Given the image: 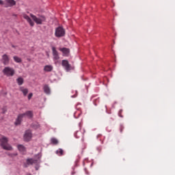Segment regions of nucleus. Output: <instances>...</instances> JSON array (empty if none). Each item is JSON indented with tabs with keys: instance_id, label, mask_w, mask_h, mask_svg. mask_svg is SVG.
Listing matches in <instances>:
<instances>
[{
	"instance_id": "obj_1",
	"label": "nucleus",
	"mask_w": 175,
	"mask_h": 175,
	"mask_svg": "<svg viewBox=\"0 0 175 175\" xmlns=\"http://www.w3.org/2000/svg\"><path fill=\"white\" fill-rule=\"evenodd\" d=\"M0 146L3 150H5L6 151H12L13 150V147L9 144V138L5 136L0 138Z\"/></svg>"
},
{
	"instance_id": "obj_2",
	"label": "nucleus",
	"mask_w": 175,
	"mask_h": 175,
	"mask_svg": "<svg viewBox=\"0 0 175 175\" xmlns=\"http://www.w3.org/2000/svg\"><path fill=\"white\" fill-rule=\"evenodd\" d=\"M30 17H31L32 20L35 21L38 25H42V24L46 21V16L44 15H39V17L38 18L33 14H30Z\"/></svg>"
},
{
	"instance_id": "obj_3",
	"label": "nucleus",
	"mask_w": 175,
	"mask_h": 175,
	"mask_svg": "<svg viewBox=\"0 0 175 175\" xmlns=\"http://www.w3.org/2000/svg\"><path fill=\"white\" fill-rule=\"evenodd\" d=\"M35 158H38V159H27V165H38L39 163H40V161H39V159H40V158H42V154H38L35 155Z\"/></svg>"
},
{
	"instance_id": "obj_4",
	"label": "nucleus",
	"mask_w": 175,
	"mask_h": 175,
	"mask_svg": "<svg viewBox=\"0 0 175 175\" xmlns=\"http://www.w3.org/2000/svg\"><path fill=\"white\" fill-rule=\"evenodd\" d=\"M3 73L5 75V76H7L8 77H12L14 76V69L10 68V67H5L3 70Z\"/></svg>"
},
{
	"instance_id": "obj_5",
	"label": "nucleus",
	"mask_w": 175,
	"mask_h": 175,
	"mask_svg": "<svg viewBox=\"0 0 175 175\" xmlns=\"http://www.w3.org/2000/svg\"><path fill=\"white\" fill-rule=\"evenodd\" d=\"M55 36L56 38H62L65 36V29L62 27H58L55 29Z\"/></svg>"
},
{
	"instance_id": "obj_6",
	"label": "nucleus",
	"mask_w": 175,
	"mask_h": 175,
	"mask_svg": "<svg viewBox=\"0 0 175 175\" xmlns=\"http://www.w3.org/2000/svg\"><path fill=\"white\" fill-rule=\"evenodd\" d=\"M23 139L25 142H30L32 139V131L31 130H27L25 132Z\"/></svg>"
},
{
	"instance_id": "obj_7",
	"label": "nucleus",
	"mask_w": 175,
	"mask_h": 175,
	"mask_svg": "<svg viewBox=\"0 0 175 175\" xmlns=\"http://www.w3.org/2000/svg\"><path fill=\"white\" fill-rule=\"evenodd\" d=\"M24 114L20 113L18 115L17 118L16 119V121L14 122V125H21V122H23V118H24Z\"/></svg>"
},
{
	"instance_id": "obj_8",
	"label": "nucleus",
	"mask_w": 175,
	"mask_h": 175,
	"mask_svg": "<svg viewBox=\"0 0 175 175\" xmlns=\"http://www.w3.org/2000/svg\"><path fill=\"white\" fill-rule=\"evenodd\" d=\"M52 54L54 61H57V59H59V55L58 54V51L55 49V46L52 47Z\"/></svg>"
},
{
	"instance_id": "obj_9",
	"label": "nucleus",
	"mask_w": 175,
	"mask_h": 175,
	"mask_svg": "<svg viewBox=\"0 0 175 175\" xmlns=\"http://www.w3.org/2000/svg\"><path fill=\"white\" fill-rule=\"evenodd\" d=\"M59 51L63 53V55L64 57H69V54L70 53V49L68 48H60Z\"/></svg>"
},
{
	"instance_id": "obj_10",
	"label": "nucleus",
	"mask_w": 175,
	"mask_h": 175,
	"mask_svg": "<svg viewBox=\"0 0 175 175\" xmlns=\"http://www.w3.org/2000/svg\"><path fill=\"white\" fill-rule=\"evenodd\" d=\"M3 65H8L10 61V59L9 58V56L8 55L4 54L2 55V59H1Z\"/></svg>"
},
{
	"instance_id": "obj_11",
	"label": "nucleus",
	"mask_w": 175,
	"mask_h": 175,
	"mask_svg": "<svg viewBox=\"0 0 175 175\" xmlns=\"http://www.w3.org/2000/svg\"><path fill=\"white\" fill-rule=\"evenodd\" d=\"M23 18H25V20H27V23H29L30 27H33V25H35V23H33V21H32V19H31L29 16H28L27 14H23Z\"/></svg>"
},
{
	"instance_id": "obj_12",
	"label": "nucleus",
	"mask_w": 175,
	"mask_h": 175,
	"mask_svg": "<svg viewBox=\"0 0 175 175\" xmlns=\"http://www.w3.org/2000/svg\"><path fill=\"white\" fill-rule=\"evenodd\" d=\"M62 65L65 67L66 70H70V64H69V62H68V60H62Z\"/></svg>"
},
{
	"instance_id": "obj_13",
	"label": "nucleus",
	"mask_w": 175,
	"mask_h": 175,
	"mask_svg": "<svg viewBox=\"0 0 175 175\" xmlns=\"http://www.w3.org/2000/svg\"><path fill=\"white\" fill-rule=\"evenodd\" d=\"M24 117H27L29 120L31 118H33V111H27L26 112L23 113Z\"/></svg>"
},
{
	"instance_id": "obj_14",
	"label": "nucleus",
	"mask_w": 175,
	"mask_h": 175,
	"mask_svg": "<svg viewBox=\"0 0 175 175\" xmlns=\"http://www.w3.org/2000/svg\"><path fill=\"white\" fill-rule=\"evenodd\" d=\"M5 2L8 3V5H5V8H12L16 5V1L14 0H5Z\"/></svg>"
},
{
	"instance_id": "obj_15",
	"label": "nucleus",
	"mask_w": 175,
	"mask_h": 175,
	"mask_svg": "<svg viewBox=\"0 0 175 175\" xmlns=\"http://www.w3.org/2000/svg\"><path fill=\"white\" fill-rule=\"evenodd\" d=\"M43 90L46 95H50L51 91L50 90V87H49V85H44L43 87Z\"/></svg>"
},
{
	"instance_id": "obj_16",
	"label": "nucleus",
	"mask_w": 175,
	"mask_h": 175,
	"mask_svg": "<svg viewBox=\"0 0 175 175\" xmlns=\"http://www.w3.org/2000/svg\"><path fill=\"white\" fill-rule=\"evenodd\" d=\"M19 91H21V92H23L24 96L27 95L29 92L28 88H25L23 86L19 88Z\"/></svg>"
},
{
	"instance_id": "obj_17",
	"label": "nucleus",
	"mask_w": 175,
	"mask_h": 175,
	"mask_svg": "<svg viewBox=\"0 0 175 175\" xmlns=\"http://www.w3.org/2000/svg\"><path fill=\"white\" fill-rule=\"evenodd\" d=\"M53 71V66L51 65H46L44 67V72H52Z\"/></svg>"
},
{
	"instance_id": "obj_18",
	"label": "nucleus",
	"mask_w": 175,
	"mask_h": 175,
	"mask_svg": "<svg viewBox=\"0 0 175 175\" xmlns=\"http://www.w3.org/2000/svg\"><path fill=\"white\" fill-rule=\"evenodd\" d=\"M31 127L33 128V129H39L40 124L38 122H34L31 124Z\"/></svg>"
},
{
	"instance_id": "obj_19",
	"label": "nucleus",
	"mask_w": 175,
	"mask_h": 175,
	"mask_svg": "<svg viewBox=\"0 0 175 175\" xmlns=\"http://www.w3.org/2000/svg\"><path fill=\"white\" fill-rule=\"evenodd\" d=\"M16 82H17L18 85H23V84H24V79L23 77H20L18 79H16Z\"/></svg>"
},
{
	"instance_id": "obj_20",
	"label": "nucleus",
	"mask_w": 175,
	"mask_h": 175,
	"mask_svg": "<svg viewBox=\"0 0 175 175\" xmlns=\"http://www.w3.org/2000/svg\"><path fill=\"white\" fill-rule=\"evenodd\" d=\"M13 59H14V61L17 64H20L23 62V60L21 59V58L18 57V56H14Z\"/></svg>"
},
{
	"instance_id": "obj_21",
	"label": "nucleus",
	"mask_w": 175,
	"mask_h": 175,
	"mask_svg": "<svg viewBox=\"0 0 175 175\" xmlns=\"http://www.w3.org/2000/svg\"><path fill=\"white\" fill-rule=\"evenodd\" d=\"M75 136L77 139H80V137H83V133L81 131H77Z\"/></svg>"
},
{
	"instance_id": "obj_22",
	"label": "nucleus",
	"mask_w": 175,
	"mask_h": 175,
	"mask_svg": "<svg viewBox=\"0 0 175 175\" xmlns=\"http://www.w3.org/2000/svg\"><path fill=\"white\" fill-rule=\"evenodd\" d=\"M56 154L62 157V155H64V150H62V148H59L56 150Z\"/></svg>"
},
{
	"instance_id": "obj_23",
	"label": "nucleus",
	"mask_w": 175,
	"mask_h": 175,
	"mask_svg": "<svg viewBox=\"0 0 175 175\" xmlns=\"http://www.w3.org/2000/svg\"><path fill=\"white\" fill-rule=\"evenodd\" d=\"M51 142L52 143V144L57 146V144H58V139H57V138H51Z\"/></svg>"
},
{
	"instance_id": "obj_24",
	"label": "nucleus",
	"mask_w": 175,
	"mask_h": 175,
	"mask_svg": "<svg viewBox=\"0 0 175 175\" xmlns=\"http://www.w3.org/2000/svg\"><path fill=\"white\" fill-rule=\"evenodd\" d=\"M18 149L22 152H24V151H25V146L23 145H18Z\"/></svg>"
},
{
	"instance_id": "obj_25",
	"label": "nucleus",
	"mask_w": 175,
	"mask_h": 175,
	"mask_svg": "<svg viewBox=\"0 0 175 175\" xmlns=\"http://www.w3.org/2000/svg\"><path fill=\"white\" fill-rule=\"evenodd\" d=\"M8 111V107L4 106L1 108V114H5Z\"/></svg>"
},
{
	"instance_id": "obj_26",
	"label": "nucleus",
	"mask_w": 175,
	"mask_h": 175,
	"mask_svg": "<svg viewBox=\"0 0 175 175\" xmlns=\"http://www.w3.org/2000/svg\"><path fill=\"white\" fill-rule=\"evenodd\" d=\"M18 155V154L17 152L8 154V157H10L11 158H14V157H17Z\"/></svg>"
},
{
	"instance_id": "obj_27",
	"label": "nucleus",
	"mask_w": 175,
	"mask_h": 175,
	"mask_svg": "<svg viewBox=\"0 0 175 175\" xmlns=\"http://www.w3.org/2000/svg\"><path fill=\"white\" fill-rule=\"evenodd\" d=\"M32 96H33V94L29 93V94H28V96H27L28 100H31Z\"/></svg>"
},
{
	"instance_id": "obj_28",
	"label": "nucleus",
	"mask_w": 175,
	"mask_h": 175,
	"mask_svg": "<svg viewBox=\"0 0 175 175\" xmlns=\"http://www.w3.org/2000/svg\"><path fill=\"white\" fill-rule=\"evenodd\" d=\"M118 116L122 118V109H120L118 113Z\"/></svg>"
},
{
	"instance_id": "obj_29",
	"label": "nucleus",
	"mask_w": 175,
	"mask_h": 175,
	"mask_svg": "<svg viewBox=\"0 0 175 175\" xmlns=\"http://www.w3.org/2000/svg\"><path fill=\"white\" fill-rule=\"evenodd\" d=\"M123 130H124V126L121 125V126H120V132L122 133V131H123Z\"/></svg>"
},
{
	"instance_id": "obj_30",
	"label": "nucleus",
	"mask_w": 175,
	"mask_h": 175,
	"mask_svg": "<svg viewBox=\"0 0 175 175\" xmlns=\"http://www.w3.org/2000/svg\"><path fill=\"white\" fill-rule=\"evenodd\" d=\"M0 5H3V1L0 0Z\"/></svg>"
},
{
	"instance_id": "obj_31",
	"label": "nucleus",
	"mask_w": 175,
	"mask_h": 175,
	"mask_svg": "<svg viewBox=\"0 0 175 175\" xmlns=\"http://www.w3.org/2000/svg\"><path fill=\"white\" fill-rule=\"evenodd\" d=\"M12 47H13V49H16V46H14V44H12Z\"/></svg>"
},
{
	"instance_id": "obj_32",
	"label": "nucleus",
	"mask_w": 175,
	"mask_h": 175,
	"mask_svg": "<svg viewBox=\"0 0 175 175\" xmlns=\"http://www.w3.org/2000/svg\"><path fill=\"white\" fill-rule=\"evenodd\" d=\"M36 170H39V167H36Z\"/></svg>"
},
{
	"instance_id": "obj_33",
	"label": "nucleus",
	"mask_w": 175,
	"mask_h": 175,
	"mask_svg": "<svg viewBox=\"0 0 175 175\" xmlns=\"http://www.w3.org/2000/svg\"><path fill=\"white\" fill-rule=\"evenodd\" d=\"M27 175H32V174H28Z\"/></svg>"
}]
</instances>
